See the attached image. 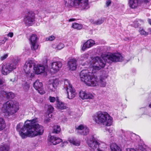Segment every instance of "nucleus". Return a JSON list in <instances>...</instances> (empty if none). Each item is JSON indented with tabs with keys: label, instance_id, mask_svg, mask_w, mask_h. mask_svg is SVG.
<instances>
[{
	"label": "nucleus",
	"instance_id": "f257e3e1",
	"mask_svg": "<svg viewBox=\"0 0 151 151\" xmlns=\"http://www.w3.org/2000/svg\"><path fill=\"white\" fill-rule=\"evenodd\" d=\"M37 118L27 120L24 124L23 123L20 122L17 125L16 130L22 139L28 137H34L42 134L44 130L43 127L37 123Z\"/></svg>",
	"mask_w": 151,
	"mask_h": 151
},
{
	"label": "nucleus",
	"instance_id": "f03ea898",
	"mask_svg": "<svg viewBox=\"0 0 151 151\" xmlns=\"http://www.w3.org/2000/svg\"><path fill=\"white\" fill-rule=\"evenodd\" d=\"M93 120L97 124L109 126L112 124L113 118L106 112H99L94 115Z\"/></svg>",
	"mask_w": 151,
	"mask_h": 151
},
{
	"label": "nucleus",
	"instance_id": "7ed1b4c3",
	"mask_svg": "<svg viewBox=\"0 0 151 151\" xmlns=\"http://www.w3.org/2000/svg\"><path fill=\"white\" fill-rule=\"evenodd\" d=\"M19 109L18 102L12 100L8 101L4 104L2 108V112L9 116L15 114Z\"/></svg>",
	"mask_w": 151,
	"mask_h": 151
},
{
	"label": "nucleus",
	"instance_id": "20e7f679",
	"mask_svg": "<svg viewBox=\"0 0 151 151\" xmlns=\"http://www.w3.org/2000/svg\"><path fill=\"white\" fill-rule=\"evenodd\" d=\"M80 76L81 80L88 86H96L97 82L96 78H94L92 73L88 72V70H82Z\"/></svg>",
	"mask_w": 151,
	"mask_h": 151
},
{
	"label": "nucleus",
	"instance_id": "39448f33",
	"mask_svg": "<svg viewBox=\"0 0 151 151\" xmlns=\"http://www.w3.org/2000/svg\"><path fill=\"white\" fill-rule=\"evenodd\" d=\"M90 63L92 65L93 69L97 70H99L101 68H104L106 64L104 59L98 56L93 58Z\"/></svg>",
	"mask_w": 151,
	"mask_h": 151
},
{
	"label": "nucleus",
	"instance_id": "423d86ee",
	"mask_svg": "<svg viewBox=\"0 0 151 151\" xmlns=\"http://www.w3.org/2000/svg\"><path fill=\"white\" fill-rule=\"evenodd\" d=\"M35 13L32 11L27 12V14L26 15L24 19V21L25 24L28 26H32L35 22Z\"/></svg>",
	"mask_w": 151,
	"mask_h": 151
},
{
	"label": "nucleus",
	"instance_id": "0eeeda50",
	"mask_svg": "<svg viewBox=\"0 0 151 151\" xmlns=\"http://www.w3.org/2000/svg\"><path fill=\"white\" fill-rule=\"evenodd\" d=\"M33 62L32 60H29L27 61L25 63L23 69L25 73L26 76L29 77L30 78H32L35 76V73H30L31 69H32Z\"/></svg>",
	"mask_w": 151,
	"mask_h": 151
},
{
	"label": "nucleus",
	"instance_id": "6e6552de",
	"mask_svg": "<svg viewBox=\"0 0 151 151\" xmlns=\"http://www.w3.org/2000/svg\"><path fill=\"white\" fill-rule=\"evenodd\" d=\"M16 68V64L15 63L13 62L7 63L2 66V73L4 75H6L15 69Z\"/></svg>",
	"mask_w": 151,
	"mask_h": 151
},
{
	"label": "nucleus",
	"instance_id": "1a4fd4ad",
	"mask_svg": "<svg viewBox=\"0 0 151 151\" xmlns=\"http://www.w3.org/2000/svg\"><path fill=\"white\" fill-rule=\"evenodd\" d=\"M88 0H74L73 2L72 6L78 8L80 5L82 9H87L88 8Z\"/></svg>",
	"mask_w": 151,
	"mask_h": 151
},
{
	"label": "nucleus",
	"instance_id": "9d476101",
	"mask_svg": "<svg viewBox=\"0 0 151 151\" xmlns=\"http://www.w3.org/2000/svg\"><path fill=\"white\" fill-rule=\"evenodd\" d=\"M106 57L108 60L113 62H121L123 60V57L120 53H111L106 55Z\"/></svg>",
	"mask_w": 151,
	"mask_h": 151
},
{
	"label": "nucleus",
	"instance_id": "9b49d317",
	"mask_svg": "<svg viewBox=\"0 0 151 151\" xmlns=\"http://www.w3.org/2000/svg\"><path fill=\"white\" fill-rule=\"evenodd\" d=\"M129 7L132 9L137 7L139 4L144 3L147 4L149 2L150 0H129Z\"/></svg>",
	"mask_w": 151,
	"mask_h": 151
},
{
	"label": "nucleus",
	"instance_id": "f8f14e48",
	"mask_svg": "<svg viewBox=\"0 0 151 151\" xmlns=\"http://www.w3.org/2000/svg\"><path fill=\"white\" fill-rule=\"evenodd\" d=\"M88 145L93 149H95L99 147L100 145V141L96 139L94 137L87 141Z\"/></svg>",
	"mask_w": 151,
	"mask_h": 151
},
{
	"label": "nucleus",
	"instance_id": "ddd939ff",
	"mask_svg": "<svg viewBox=\"0 0 151 151\" xmlns=\"http://www.w3.org/2000/svg\"><path fill=\"white\" fill-rule=\"evenodd\" d=\"M33 87L40 94H43L45 93L43 89L42 83V82H40L39 80H37L34 83Z\"/></svg>",
	"mask_w": 151,
	"mask_h": 151
},
{
	"label": "nucleus",
	"instance_id": "4468645a",
	"mask_svg": "<svg viewBox=\"0 0 151 151\" xmlns=\"http://www.w3.org/2000/svg\"><path fill=\"white\" fill-rule=\"evenodd\" d=\"M62 66V63L60 61L53 62L51 64V69L53 70L54 73H55L60 70Z\"/></svg>",
	"mask_w": 151,
	"mask_h": 151
},
{
	"label": "nucleus",
	"instance_id": "2eb2a0df",
	"mask_svg": "<svg viewBox=\"0 0 151 151\" xmlns=\"http://www.w3.org/2000/svg\"><path fill=\"white\" fill-rule=\"evenodd\" d=\"M79 97L82 99H93L94 98V96L91 93H86V92L80 91L79 93Z\"/></svg>",
	"mask_w": 151,
	"mask_h": 151
},
{
	"label": "nucleus",
	"instance_id": "dca6fc26",
	"mask_svg": "<svg viewBox=\"0 0 151 151\" xmlns=\"http://www.w3.org/2000/svg\"><path fill=\"white\" fill-rule=\"evenodd\" d=\"M95 44L94 40L91 39L88 40L83 44L82 47V50L83 51H84L87 49L93 46Z\"/></svg>",
	"mask_w": 151,
	"mask_h": 151
},
{
	"label": "nucleus",
	"instance_id": "f3484780",
	"mask_svg": "<svg viewBox=\"0 0 151 151\" xmlns=\"http://www.w3.org/2000/svg\"><path fill=\"white\" fill-rule=\"evenodd\" d=\"M77 61L75 59H70L68 62V65L69 69L71 70H75L77 68Z\"/></svg>",
	"mask_w": 151,
	"mask_h": 151
},
{
	"label": "nucleus",
	"instance_id": "a211bd4d",
	"mask_svg": "<svg viewBox=\"0 0 151 151\" xmlns=\"http://www.w3.org/2000/svg\"><path fill=\"white\" fill-rule=\"evenodd\" d=\"M68 94V98L69 99H72L75 97L76 93V90L72 87H70V88L66 90Z\"/></svg>",
	"mask_w": 151,
	"mask_h": 151
},
{
	"label": "nucleus",
	"instance_id": "6ab92c4d",
	"mask_svg": "<svg viewBox=\"0 0 151 151\" xmlns=\"http://www.w3.org/2000/svg\"><path fill=\"white\" fill-rule=\"evenodd\" d=\"M57 107L58 109L61 110L66 109L67 107L66 105L64 103L60 101L58 97L56 98Z\"/></svg>",
	"mask_w": 151,
	"mask_h": 151
},
{
	"label": "nucleus",
	"instance_id": "aec40b11",
	"mask_svg": "<svg viewBox=\"0 0 151 151\" xmlns=\"http://www.w3.org/2000/svg\"><path fill=\"white\" fill-rule=\"evenodd\" d=\"M34 70L36 74H40L44 72L45 67L43 65H39L37 66H35L34 67Z\"/></svg>",
	"mask_w": 151,
	"mask_h": 151
},
{
	"label": "nucleus",
	"instance_id": "412c9836",
	"mask_svg": "<svg viewBox=\"0 0 151 151\" xmlns=\"http://www.w3.org/2000/svg\"><path fill=\"white\" fill-rule=\"evenodd\" d=\"M50 141L53 145H55L58 144L62 141V139L59 137L55 136H51L50 137Z\"/></svg>",
	"mask_w": 151,
	"mask_h": 151
},
{
	"label": "nucleus",
	"instance_id": "4be33fe9",
	"mask_svg": "<svg viewBox=\"0 0 151 151\" xmlns=\"http://www.w3.org/2000/svg\"><path fill=\"white\" fill-rule=\"evenodd\" d=\"M1 93L3 95H5L7 99H13L15 96L14 94L12 92H7L3 91L1 92Z\"/></svg>",
	"mask_w": 151,
	"mask_h": 151
},
{
	"label": "nucleus",
	"instance_id": "5701e85b",
	"mask_svg": "<svg viewBox=\"0 0 151 151\" xmlns=\"http://www.w3.org/2000/svg\"><path fill=\"white\" fill-rule=\"evenodd\" d=\"M110 147L111 151H122L119 147L115 143H111Z\"/></svg>",
	"mask_w": 151,
	"mask_h": 151
},
{
	"label": "nucleus",
	"instance_id": "b1692460",
	"mask_svg": "<svg viewBox=\"0 0 151 151\" xmlns=\"http://www.w3.org/2000/svg\"><path fill=\"white\" fill-rule=\"evenodd\" d=\"M72 27L77 30H80L83 27V25L82 24H80L77 23H72Z\"/></svg>",
	"mask_w": 151,
	"mask_h": 151
},
{
	"label": "nucleus",
	"instance_id": "393cba45",
	"mask_svg": "<svg viewBox=\"0 0 151 151\" xmlns=\"http://www.w3.org/2000/svg\"><path fill=\"white\" fill-rule=\"evenodd\" d=\"M9 146L6 144H2L0 145V151H9Z\"/></svg>",
	"mask_w": 151,
	"mask_h": 151
},
{
	"label": "nucleus",
	"instance_id": "a878e982",
	"mask_svg": "<svg viewBox=\"0 0 151 151\" xmlns=\"http://www.w3.org/2000/svg\"><path fill=\"white\" fill-rule=\"evenodd\" d=\"M61 130L60 126L58 125H54L52 132L53 133L58 134L60 132Z\"/></svg>",
	"mask_w": 151,
	"mask_h": 151
},
{
	"label": "nucleus",
	"instance_id": "bb28decb",
	"mask_svg": "<svg viewBox=\"0 0 151 151\" xmlns=\"http://www.w3.org/2000/svg\"><path fill=\"white\" fill-rule=\"evenodd\" d=\"M6 124L4 119L0 118V131L3 130L5 127Z\"/></svg>",
	"mask_w": 151,
	"mask_h": 151
},
{
	"label": "nucleus",
	"instance_id": "cd10ccee",
	"mask_svg": "<svg viewBox=\"0 0 151 151\" xmlns=\"http://www.w3.org/2000/svg\"><path fill=\"white\" fill-rule=\"evenodd\" d=\"M64 87L66 90L70 88V87H72V85L70 83L68 80L65 79L64 80Z\"/></svg>",
	"mask_w": 151,
	"mask_h": 151
},
{
	"label": "nucleus",
	"instance_id": "c85d7f7f",
	"mask_svg": "<svg viewBox=\"0 0 151 151\" xmlns=\"http://www.w3.org/2000/svg\"><path fill=\"white\" fill-rule=\"evenodd\" d=\"M37 37L36 34H33L31 35L30 37V40L31 43L32 42H37Z\"/></svg>",
	"mask_w": 151,
	"mask_h": 151
},
{
	"label": "nucleus",
	"instance_id": "c756f323",
	"mask_svg": "<svg viewBox=\"0 0 151 151\" xmlns=\"http://www.w3.org/2000/svg\"><path fill=\"white\" fill-rule=\"evenodd\" d=\"M59 84V81L58 79L56 78L54 79L52 83V86L55 89H56Z\"/></svg>",
	"mask_w": 151,
	"mask_h": 151
},
{
	"label": "nucleus",
	"instance_id": "7c9ffc66",
	"mask_svg": "<svg viewBox=\"0 0 151 151\" xmlns=\"http://www.w3.org/2000/svg\"><path fill=\"white\" fill-rule=\"evenodd\" d=\"M69 141L70 143L76 146H79L80 144V142L79 141L74 140L73 139H70Z\"/></svg>",
	"mask_w": 151,
	"mask_h": 151
},
{
	"label": "nucleus",
	"instance_id": "2f4dec72",
	"mask_svg": "<svg viewBox=\"0 0 151 151\" xmlns=\"http://www.w3.org/2000/svg\"><path fill=\"white\" fill-rule=\"evenodd\" d=\"M89 132V129L87 127H85L82 132L80 133V134L83 135H87L88 134Z\"/></svg>",
	"mask_w": 151,
	"mask_h": 151
},
{
	"label": "nucleus",
	"instance_id": "473e14b6",
	"mask_svg": "<svg viewBox=\"0 0 151 151\" xmlns=\"http://www.w3.org/2000/svg\"><path fill=\"white\" fill-rule=\"evenodd\" d=\"M139 32L140 35L145 36H147L149 34V33L148 32L145 31L143 29L141 28H139Z\"/></svg>",
	"mask_w": 151,
	"mask_h": 151
},
{
	"label": "nucleus",
	"instance_id": "72a5a7b5",
	"mask_svg": "<svg viewBox=\"0 0 151 151\" xmlns=\"http://www.w3.org/2000/svg\"><path fill=\"white\" fill-rule=\"evenodd\" d=\"M31 43L32 45L31 48L32 50H35L38 48L39 46L37 42H32Z\"/></svg>",
	"mask_w": 151,
	"mask_h": 151
},
{
	"label": "nucleus",
	"instance_id": "f704fd0d",
	"mask_svg": "<svg viewBox=\"0 0 151 151\" xmlns=\"http://www.w3.org/2000/svg\"><path fill=\"white\" fill-rule=\"evenodd\" d=\"M89 57V55L88 54L85 53L81 55V60L83 61L87 59Z\"/></svg>",
	"mask_w": 151,
	"mask_h": 151
},
{
	"label": "nucleus",
	"instance_id": "c9c22d12",
	"mask_svg": "<svg viewBox=\"0 0 151 151\" xmlns=\"http://www.w3.org/2000/svg\"><path fill=\"white\" fill-rule=\"evenodd\" d=\"M101 86L104 87L105 86L106 84L105 80L103 78H101L100 80Z\"/></svg>",
	"mask_w": 151,
	"mask_h": 151
},
{
	"label": "nucleus",
	"instance_id": "e433bc0d",
	"mask_svg": "<svg viewBox=\"0 0 151 151\" xmlns=\"http://www.w3.org/2000/svg\"><path fill=\"white\" fill-rule=\"evenodd\" d=\"M104 22V19L101 18L99 19L96 21L93 24L96 25H99L102 24Z\"/></svg>",
	"mask_w": 151,
	"mask_h": 151
},
{
	"label": "nucleus",
	"instance_id": "4c0bfd02",
	"mask_svg": "<svg viewBox=\"0 0 151 151\" xmlns=\"http://www.w3.org/2000/svg\"><path fill=\"white\" fill-rule=\"evenodd\" d=\"M64 47V45L62 43H60L56 47V48L59 50H60Z\"/></svg>",
	"mask_w": 151,
	"mask_h": 151
},
{
	"label": "nucleus",
	"instance_id": "58836bf2",
	"mask_svg": "<svg viewBox=\"0 0 151 151\" xmlns=\"http://www.w3.org/2000/svg\"><path fill=\"white\" fill-rule=\"evenodd\" d=\"M85 128L83 124H80L77 127H76V129L78 130H83V129Z\"/></svg>",
	"mask_w": 151,
	"mask_h": 151
},
{
	"label": "nucleus",
	"instance_id": "ea45409f",
	"mask_svg": "<svg viewBox=\"0 0 151 151\" xmlns=\"http://www.w3.org/2000/svg\"><path fill=\"white\" fill-rule=\"evenodd\" d=\"M55 38V37L54 36L51 35L46 38V39L47 41H52L54 40Z\"/></svg>",
	"mask_w": 151,
	"mask_h": 151
},
{
	"label": "nucleus",
	"instance_id": "a19ab883",
	"mask_svg": "<svg viewBox=\"0 0 151 151\" xmlns=\"http://www.w3.org/2000/svg\"><path fill=\"white\" fill-rule=\"evenodd\" d=\"M54 108L52 106H49L48 108L47 111L50 113H52L54 110Z\"/></svg>",
	"mask_w": 151,
	"mask_h": 151
},
{
	"label": "nucleus",
	"instance_id": "79ce46f5",
	"mask_svg": "<svg viewBox=\"0 0 151 151\" xmlns=\"http://www.w3.org/2000/svg\"><path fill=\"white\" fill-rule=\"evenodd\" d=\"M49 99L50 102L51 103H54L55 100L56 101V99L55 97L51 96H49Z\"/></svg>",
	"mask_w": 151,
	"mask_h": 151
},
{
	"label": "nucleus",
	"instance_id": "37998d69",
	"mask_svg": "<svg viewBox=\"0 0 151 151\" xmlns=\"http://www.w3.org/2000/svg\"><path fill=\"white\" fill-rule=\"evenodd\" d=\"M8 56V54H5L2 56H1L0 59L1 61H3Z\"/></svg>",
	"mask_w": 151,
	"mask_h": 151
},
{
	"label": "nucleus",
	"instance_id": "c03bdc74",
	"mask_svg": "<svg viewBox=\"0 0 151 151\" xmlns=\"http://www.w3.org/2000/svg\"><path fill=\"white\" fill-rule=\"evenodd\" d=\"M111 0H108L106 1V5L107 7H109V5L111 4Z\"/></svg>",
	"mask_w": 151,
	"mask_h": 151
},
{
	"label": "nucleus",
	"instance_id": "a18cd8bd",
	"mask_svg": "<svg viewBox=\"0 0 151 151\" xmlns=\"http://www.w3.org/2000/svg\"><path fill=\"white\" fill-rule=\"evenodd\" d=\"M13 33L12 32H9L7 35V36L11 37H12L13 36Z\"/></svg>",
	"mask_w": 151,
	"mask_h": 151
},
{
	"label": "nucleus",
	"instance_id": "49530a36",
	"mask_svg": "<svg viewBox=\"0 0 151 151\" xmlns=\"http://www.w3.org/2000/svg\"><path fill=\"white\" fill-rule=\"evenodd\" d=\"M5 43V41L3 40H0V45L4 44Z\"/></svg>",
	"mask_w": 151,
	"mask_h": 151
},
{
	"label": "nucleus",
	"instance_id": "de8ad7c7",
	"mask_svg": "<svg viewBox=\"0 0 151 151\" xmlns=\"http://www.w3.org/2000/svg\"><path fill=\"white\" fill-rule=\"evenodd\" d=\"M76 20V19L75 18H71L69 19L68 21L69 22L74 21Z\"/></svg>",
	"mask_w": 151,
	"mask_h": 151
},
{
	"label": "nucleus",
	"instance_id": "09e8293b",
	"mask_svg": "<svg viewBox=\"0 0 151 151\" xmlns=\"http://www.w3.org/2000/svg\"><path fill=\"white\" fill-rule=\"evenodd\" d=\"M127 151H135V150L133 148H128L127 149Z\"/></svg>",
	"mask_w": 151,
	"mask_h": 151
},
{
	"label": "nucleus",
	"instance_id": "8fccbe9b",
	"mask_svg": "<svg viewBox=\"0 0 151 151\" xmlns=\"http://www.w3.org/2000/svg\"><path fill=\"white\" fill-rule=\"evenodd\" d=\"M124 40L125 41H127L129 40V38L128 37H125V38L124 39Z\"/></svg>",
	"mask_w": 151,
	"mask_h": 151
},
{
	"label": "nucleus",
	"instance_id": "3c124183",
	"mask_svg": "<svg viewBox=\"0 0 151 151\" xmlns=\"http://www.w3.org/2000/svg\"><path fill=\"white\" fill-rule=\"evenodd\" d=\"M8 39L7 37H4V39L3 40L5 42L6 41L8 40Z\"/></svg>",
	"mask_w": 151,
	"mask_h": 151
},
{
	"label": "nucleus",
	"instance_id": "603ef678",
	"mask_svg": "<svg viewBox=\"0 0 151 151\" xmlns=\"http://www.w3.org/2000/svg\"><path fill=\"white\" fill-rule=\"evenodd\" d=\"M149 23L151 25V19H149L148 20Z\"/></svg>",
	"mask_w": 151,
	"mask_h": 151
},
{
	"label": "nucleus",
	"instance_id": "864d4df0",
	"mask_svg": "<svg viewBox=\"0 0 151 151\" xmlns=\"http://www.w3.org/2000/svg\"><path fill=\"white\" fill-rule=\"evenodd\" d=\"M50 120V119L48 118L47 119H46L45 121L46 122H49Z\"/></svg>",
	"mask_w": 151,
	"mask_h": 151
},
{
	"label": "nucleus",
	"instance_id": "5fc2aeb1",
	"mask_svg": "<svg viewBox=\"0 0 151 151\" xmlns=\"http://www.w3.org/2000/svg\"><path fill=\"white\" fill-rule=\"evenodd\" d=\"M67 0H64V2H65V4H66L67 2Z\"/></svg>",
	"mask_w": 151,
	"mask_h": 151
},
{
	"label": "nucleus",
	"instance_id": "6e6d98bb",
	"mask_svg": "<svg viewBox=\"0 0 151 151\" xmlns=\"http://www.w3.org/2000/svg\"><path fill=\"white\" fill-rule=\"evenodd\" d=\"M149 106L150 108H151V103L149 105Z\"/></svg>",
	"mask_w": 151,
	"mask_h": 151
},
{
	"label": "nucleus",
	"instance_id": "4d7b16f0",
	"mask_svg": "<svg viewBox=\"0 0 151 151\" xmlns=\"http://www.w3.org/2000/svg\"><path fill=\"white\" fill-rule=\"evenodd\" d=\"M149 29V31H150V32H151V28H150V29Z\"/></svg>",
	"mask_w": 151,
	"mask_h": 151
}]
</instances>
